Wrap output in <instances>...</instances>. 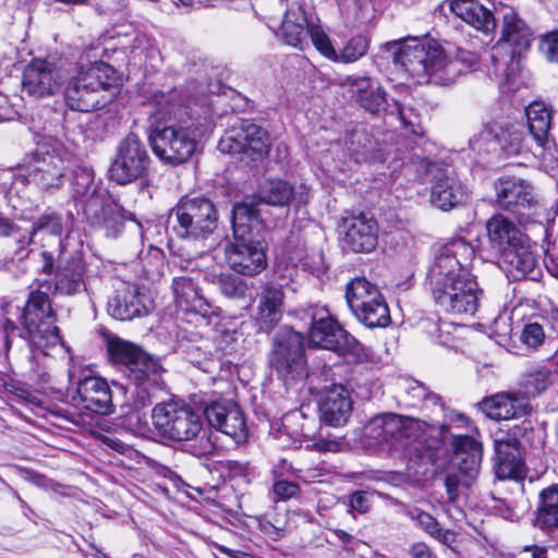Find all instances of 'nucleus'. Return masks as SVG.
Returning a JSON list of instances; mask_svg holds the SVG:
<instances>
[{
  "mask_svg": "<svg viewBox=\"0 0 558 558\" xmlns=\"http://www.w3.org/2000/svg\"><path fill=\"white\" fill-rule=\"evenodd\" d=\"M475 252L462 239L438 248L427 272V284L440 312L456 316H473L478 310L483 290L470 264Z\"/></svg>",
  "mask_w": 558,
  "mask_h": 558,
  "instance_id": "f257e3e1",
  "label": "nucleus"
},
{
  "mask_svg": "<svg viewBox=\"0 0 558 558\" xmlns=\"http://www.w3.org/2000/svg\"><path fill=\"white\" fill-rule=\"evenodd\" d=\"M449 430L447 422L420 420L395 413L372 417L364 426L368 445L388 450H409L433 461Z\"/></svg>",
  "mask_w": 558,
  "mask_h": 558,
  "instance_id": "f03ea898",
  "label": "nucleus"
},
{
  "mask_svg": "<svg viewBox=\"0 0 558 558\" xmlns=\"http://www.w3.org/2000/svg\"><path fill=\"white\" fill-rule=\"evenodd\" d=\"M260 227L262 220L253 204L240 203L233 207V240L226 244L225 257L236 274L254 277L266 269V245L254 235Z\"/></svg>",
  "mask_w": 558,
  "mask_h": 558,
  "instance_id": "7ed1b4c3",
  "label": "nucleus"
},
{
  "mask_svg": "<svg viewBox=\"0 0 558 558\" xmlns=\"http://www.w3.org/2000/svg\"><path fill=\"white\" fill-rule=\"evenodd\" d=\"M108 352L114 363L123 365L126 378L134 386V407L138 409L149 405L163 383V368L159 361L132 342L120 338L108 341Z\"/></svg>",
  "mask_w": 558,
  "mask_h": 558,
  "instance_id": "20e7f679",
  "label": "nucleus"
},
{
  "mask_svg": "<svg viewBox=\"0 0 558 558\" xmlns=\"http://www.w3.org/2000/svg\"><path fill=\"white\" fill-rule=\"evenodd\" d=\"M500 38L493 48L492 60L496 76L511 83L521 69L520 60L533 40L526 22L511 7L500 11Z\"/></svg>",
  "mask_w": 558,
  "mask_h": 558,
  "instance_id": "39448f33",
  "label": "nucleus"
},
{
  "mask_svg": "<svg viewBox=\"0 0 558 558\" xmlns=\"http://www.w3.org/2000/svg\"><path fill=\"white\" fill-rule=\"evenodd\" d=\"M31 293L23 308L22 337L29 345L48 354V349L61 343L58 327L54 325V313L49 301L51 284L48 281L37 282L31 286Z\"/></svg>",
  "mask_w": 558,
  "mask_h": 558,
  "instance_id": "423d86ee",
  "label": "nucleus"
},
{
  "mask_svg": "<svg viewBox=\"0 0 558 558\" xmlns=\"http://www.w3.org/2000/svg\"><path fill=\"white\" fill-rule=\"evenodd\" d=\"M72 196L82 206L92 225L105 229L107 236L116 238L123 229V217L106 190L97 186L89 171L75 174Z\"/></svg>",
  "mask_w": 558,
  "mask_h": 558,
  "instance_id": "0eeeda50",
  "label": "nucleus"
},
{
  "mask_svg": "<svg viewBox=\"0 0 558 558\" xmlns=\"http://www.w3.org/2000/svg\"><path fill=\"white\" fill-rule=\"evenodd\" d=\"M219 214L205 196H183L168 214L167 225L180 239L204 240L218 227Z\"/></svg>",
  "mask_w": 558,
  "mask_h": 558,
  "instance_id": "6e6552de",
  "label": "nucleus"
},
{
  "mask_svg": "<svg viewBox=\"0 0 558 558\" xmlns=\"http://www.w3.org/2000/svg\"><path fill=\"white\" fill-rule=\"evenodd\" d=\"M383 49L390 53L396 65H400L414 77L429 76L436 83L440 45L432 39L408 37L385 43Z\"/></svg>",
  "mask_w": 558,
  "mask_h": 558,
  "instance_id": "1a4fd4ad",
  "label": "nucleus"
},
{
  "mask_svg": "<svg viewBox=\"0 0 558 558\" xmlns=\"http://www.w3.org/2000/svg\"><path fill=\"white\" fill-rule=\"evenodd\" d=\"M151 421L160 436L175 442L196 439L204 432L202 414L180 401L157 403L151 412Z\"/></svg>",
  "mask_w": 558,
  "mask_h": 558,
  "instance_id": "9d476101",
  "label": "nucleus"
},
{
  "mask_svg": "<svg viewBox=\"0 0 558 558\" xmlns=\"http://www.w3.org/2000/svg\"><path fill=\"white\" fill-rule=\"evenodd\" d=\"M268 363L286 385L303 379L307 375L303 335L281 328L274 338Z\"/></svg>",
  "mask_w": 558,
  "mask_h": 558,
  "instance_id": "9b49d317",
  "label": "nucleus"
},
{
  "mask_svg": "<svg viewBox=\"0 0 558 558\" xmlns=\"http://www.w3.org/2000/svg\"><path fill=\"white\" fill-rule=\"evenodd\" d=\"M411 160L417 172L432 175L430 201L436 207L450 210L465 201L466 189L452 168L436 163L417 153L412 155Z\"/></svg>",
  "mask_w": 558,
  "mask_h": 558,
  "instance_id": "f8f14e48",
  "label": "nucleus"
},
{
  "mask_svg": "<svg viewBox=\"0 0 558 558\" xmlns=\"http://www.w3.org/2000/svg\"><path fill=\"white\" fill-rule=\"evenodd\" d=\"M308 339L314 347L330 350L340 355H351L357 362L372 361L374 355L369 348L364 347L329 316L313 319Z\"/></svg>",
  "mask_w": 558,
  "mask_h": 558,
  "instance_id": "ddd939ff",
  "label": "nucleus"
},
{
  "mask_svg": "<svg viewBox=\"0 0 558 558\" xmlns=\"http://www.w3.org/2000/svg\"><path fill=\"white\" fill-rule=\"evenodd\" d=\"M149 142L154 154L173 166L186 162L197 148L194 131L177 123L155 128L149 134Z\"/></svg>",
  "mask_w": 558,
  "mask_h": 558,
  "instance_id": "4468645a",
  "label": "nucleus"
},
{
  "mask_svg": "<svg viewBox=\"0 0 558 558\" xmlns=\"http://www.w3.org/2000/svg\"><path fill=\"white\" fill-rule=\"evenodd\" d=\"M202 277L203 272L201 270H191L189 274L174 277L172 292L178 308L209 325L213 319L220 316V310L204 295L199 287Z\"/></svg>",
  "mask_w": 558,
  "mask_h": 558,
  "instance_id": "2eb2a0df",
  "label": "nucleus"
},
{
  "mask_svg": "<svg viewBox=\"0 0 558 558\" xmlns=\"http://www.w3.org/2000/svg\"><path fill=\"white\" fill-rule=\"evenodd\" d=\"M270 147L267 132L257 124L244 120L230 128L218 143L223 154H242L252 160L262 159Z\"/></svg>",
  "mask_w": 558,
  "mask_h": 558,
  "instance_id": "dca6fc26",
  "label": "nucleus"
},
{
  "mask_svg": "<svg viewBox=\"0 0 558 558\" xmlns=\"http://www.w3.org/2000/svg\"><path fill=\"white\" fill-rule=\"evenodd\" d=\"M149 163L144 143L135 134H129L118 146L109 168L110 179L121 185L131 183L146 174Z\"/></svg>",
  "mask_w": 558,
  "mask_h": 558,
  "instance_id": "f3484780",
  "label": "nucleus"
},
{
  "mask_svg": "<svg viewBox=\"0 0 558 558\" xmlns=\"http://www.w3.org/2000/svg\"><path fill=\"white\" fill-rule=\"evenodd\" d=\"M68 166L61 150L38 149L27 166L26 180L44 192L59 190L63 185Z\"/></svg>",
  "mask_w": 558,
  "mask_h": 558,
  "instance_id": "a211bd4d",
  "label": "nucleus"
},
{
  "mask_svg": "<svg viewBox=\"0 0 558 558\" xmlns=\"http://www.w3.org/2000/svg\"><path fill=\"white\" fill-rule=\"evenodd\" d=\"M150 301L141 289L130 282L121 281L108 299L109 315L119 320H132L145 316L150 311Z\"/></svg>",
  "mask_w": 558,
  "mask_h": 558,
  "instance_id": "6ab92c4d",
  "label": "nucleus"
},
{
  "mask_svg": "<svg viewBox=\"0 0 558 558\" xmlns=\"http://www.w3.org/2000/svg\"><path fill=\"white\" fill-rule=\"evenodd\" d=\"M342 245L354 253H369L378 243V223L366 214L345 217L342 221Z\"/></svg>",
  "mask_w": 558,
  "mask_h": 558,
  "instance_id": "aec40b11",
  "label": "nucleus"
},
{
  "mask_svg": "<svg viewBox=\"0 0 558 558\" xmlns=\"http://www.w3.org/2000/svg\"><path fill=\"white\" fill-rule=\"evenodd\" d=\"M204 414L208 424L226 434L236 444L247 438V426L240 407L231 401H217L208 404Z\"/></svg>",
  "mask_w": 558,
  "mask_h": 558,
  "instance_id": "412c9836",
  "label": "nucleus"
},
{
  "mask_svg": "<svg viewBox=\"0 0 558 558\" xmlns=\"http://www.w3.org/2000/svg\"><path fill=\"white\" fill-rule=\"evenodd\" d=\"M62 82L61 70L44 59L33 60L23 74V89L36 98L53 95L59 90Z\"/></svg>",
  "mask_w": 558,
  "mask_h": 558,
  "instance_id": "4be33fe9",
  "label": "nucleus"
},
{
  "mask_svg": "<svg viewBox=\"0 0 558 558\" xmlns=\"http://www.w3.org/2000/svg\"><path fill=\"white\" fill-rule=\"evenodd\" d=\"M498 205L511 213L524 215L536 204L533 186L518 177H502L495 184Z\"/></svg>",
  "mask_w": 558,
  "mask_h": 558,
  "instance_id": "5701e85b",
  "label": "nucleus"
},
{
  "mask_svg": "<svg viewBox=\"0 0 558 558\" xmlns=\"http://www.w3.org/2000/svg\"><path fill=\"white\" fill-rule=\"evenodd\" d=\"M73 400L96 414L108 415L113 412L111 389L101 377L87 376L80 379Z\"/></svg>",
  "mask_w": 558,
  "mask_h": 558,
  "instance_id": "b1692460",
  "label": "nucleus"
},
{
  "mask_svg": "<svg viewBox=\"0 0 558 558\" xmlns=\"http://www.w3.org/2000/svg\"><path fill=\"white\" fill-rule=\"evenodd\" d=\"M527 126L530 134L543 149L542 157L545 162H553L558 159V149L555 145H550L548 141V133L551 125V113L543 102H532L525 109Z\"/></svg>",
  "mask_w": 558,
  "mask_h": 558,
  "instance_id": "393cba45",
  "label": "nucleus"
},
{
  "mask_svg": "<svg viewBox=\"0 0 558 558\" xmlns=\"http://www.w3.org/2000/svg\"><path fill=\"white\" fill-rule=\"evenodd\" d=\"M496 462L495 474L499 480H520L524 476L520 442L507 436L495 442Z\"/></svg>",
  "mask_w": 558,
  "mask_h": 558,
  "instance_id": "a878e982",
  "label": "nucleus"
},
{
  "mask_svg": "<svg viewBox=\"0 0 558 558\" xmlns=\"http://www.w3.org/2000/svg\"><path fill=\"white\" fill-rule=\"evenodd\" d=\"M450 10L457 17L485 35L496 31L494 13L478 0H451Z\"/></svg>",
  "mask_w": 558,
  "mask_h": 558,
  "instance_id": "bb28decb",
  "label": "nucleus"
},
{
  "mask_svg": "<svg viewBox=\"0 0 558 558\" xmlns=\"http://www.w3.org/2000/svg\"><path fill=\"white\" fill-rule=\"evenodd\" d=\"M320 420L330 426H340L348 422L352 412V401L343 386L328 389L319 404Z\"/></svg>",
  "mask_w": 558,
  "mask_h": 558,
  "instance_id": "cd10ccee",
  "label": "nucleus"
},
{
  "mask_svg": "<svg viewBox=\"0 0 558 558\" xmlns=\"http://www.w3.org/2000/svg\"><path fill=\"white\" fill-rule=\"evenodd\" d=\"M478 407L487 417L496 421L520 418L529 413V404L524 398L506 393L486 398Z\"/></svg>",
  "mask_w": 558,
  "mask_h": 558,
  "instance_id": "c85d7f7f",
  "label": "nucleus"
},
{
  "mask_svg": "<svg viewBox=\"0 0 558 558\" xmlns=\"http://www.w3.org/2000/svg\"><path fill=\"white\" fill-rule=\"evenodd\" d=\"M85 265L78 254H73L66 259L60 260L57 271L54 289L61 294L73 295L85 289Z\"/></svg>",
  "mask_w": 558,
  "mask_h": 558,
  "instance_id": "c756f323",
  "label": "nucleus"
},
{
  "mask_svg": "<svg viewBox=\"0 0 558 558\" xmlns=\"http://www.w3.org/2000/svg\"><path fill=\"white\" fill-rule=\"evenodd\" d=\"M345 83L352 87L356 102L372 114L385 109L386 93L373 80L366 76H348Z\"/></svg>",
  "mask_w": 558,
  "mask_h": 558,
  "instance_id": "7c9ffc66",
  "label": "nucleus"
},
{
  "mask_svg": "<svg viewBox=\"0 0 558 558\" xmlns=\"http://www.w3.org/2000/svg\"><path fill=\"white\" fill-rule=\"evenodd\" d=\"M486 229L489 241L504 253L525 242L526 239L520 228L502 215H494L487 221Z\"/></svg>",
  "mask_w": 558,
  "mask_h": 558,
  "instance_id": "2f4dec72",
  "label": "nucleus"
},
{
  "mask_svg": "<svg viewBox=\"0 0 558 558\" xmlns=\"http://www.w3.org/2000/svg\"><path fill=\"white\" fill-rule=\"evenodd\" d=\"M66 106L75 111L90 112L98 110L108 102L107 95H99L90 86L85 85L76 77H72L64 93Z\"/></svg>",
  "mask_w": 558,
  "mask_h": 558,
  "instance_id": "473e14b6",
  "label": "nucleus"
},
{
  "mask_svg": "<svg viewBox=\"0 0 558 558\" xmlns=\"http://www.w3.org/2000/svg\"><path fill=\"white\" fill-rule=\"evenodd\" d=\"M438 59L440 62L437 65L439 71L437 72L436 83L442 85L453 83L461 73L472 69L477 60L473 52L461 48H457L454 56L449 57V52L441 46Z\"/></svg>",
  "mask_w": 558,
  "mask_h": 558,
  "instance_id": "72a5a7b5",
  "label": "nucleus"
},
{
  "mask_svg": "<svg viewBox=\"0 0 558 558\" xmlns=\"http://www.w3.org/2000/svg\"><path fill=\"white\" fill-rule=\"evenodd\" d=\"M284 293L282 287L267 286L259 295L256 322L259 330L269 332L282 315Z\"/></svg>",
  "mask_w": 558,
  "mask_h": 558,
  "instance_id": "f704fd0d",
  "label": "nucleus"
},
{
  "mask_svg": "<svg viewBox=\"0 0 558 558\" xmlns=\"http://www.w3.org/2000/svg\"><path fill=\"white\" fill-rule=\"evenodd\" d=\"M453 448L460 473L464 476L475 477L483 456L482 444L470 436H454Z\"/></svg>",
  "mask_w": 558,
  "mask_h": 558,
  "instance_id": "c9c22d12",
  "label": "nucleus"
},
{
  "mask_svg": "<svg viewBox=\"0 0 558 558\" xmlns=\"http://www.w3.org/2000/svg\"><path fill=\"white\" fill-rule=\"evenodd\" d=\"M405 403L408 407L412 408H421V409H429L433 408L434 414L437 417L444 416L446 417L447 409L445 408L441 398L429 391V389L424 386L422 383L417 380H409L405 386Z\"/></svg>",
  "mask_w": 558,
  "mask_h": 558,
  "instance_id": "e433bc0d",
  "label": "nucleus"
},
{
  "mask_svg": "<svg viewBox=\"0 0 558 558\" xmlns=\"http://www.w3.org/2000/svg\"><path fill=\"white\" fill-rule=\"evenodd\" d=\"M99 95H107L109 88L116 83L114 69L105 62H95L86 66H82L74 76Z\"/></svg>",
  "mask_w": 558,
  "mask_h": 558,
  "instance_id": "4c0bfd02",
  "label": "nucleus"
},
{
  "mask_svg": "<svg viewBox=\"0 0 558 558\" xmlns=\"http://www.w3.org/2000/svg\"><path fill=\"white\" fill-rule=\"evenodd\" d=\"M294 197V187L284 180H266L259 184L257 198L272 206H288Z\"/></svg>",
  "mask_w": 558,
  "mask_h": 558,
  "instance_id": "58836bf2",
  "label": "nucleus"
},
{
  "mask_svg": "<svg viewBox=\"0 0 558 558\" xmlns=\"http://www.w3.org/2000/svg\"><path fill=\"white\" fill-rule=\"evenodd\" d=\"M536 523L542 530L550 531L558 526V484L539 493Z\"/></svg>",
  "mask_w": 558,
  "mask_h": 558,
  "instance_id": "ea45409f",
  "label": "nucleus"
},
{
  "mask_svg": "<svg viewBox=\"0 0 558 558\" xmlns=\"http://www.w3.org/2000/svg\"><path fill=\"white\" fill-rule=\"evenodd\" d=\"M345 299L351 311L383 299L377 287L365 278L352 279L345 288Z\"/></svg>",
  "mask_w": 558,
  "mask_h": 558,
  "instance_id": "a19ab883",
  "label": "nucleus"
},
{
  "mask_svg": "<svg viewBox=\"0 0 558 558\" xmlns=\"http://www.w3.org/2000/svg\"><path fill=\"white\" fill-rule=\"evenodd\" d=\"M504 254L514 277L531 275L537 267V258L529 245L527 238L525 239V242L520 245H515Z\"/></svg>",
  "mask_w": 558,
  "mask_h": 558,
  "instance_id": "79ce46f5",
  "label": "nucleus"
},
{
  "mask_svg": "<svg viewBox=\"0 0 558 558\" xmlns=\"http://www.w3.org/2000/svg\"><path fill=\"white\" fill-rule=\"evenodd\" d=\"M558 379V369L551 372L545 365L530 367L522 378L524 393L529 397H535L547 389V387Z\"/></svg>",
  "mask_w": 558,
  "mask_h": 558,
  "instance_id": "37998d69",
  "label": "nucleus"
},
{
  "mask_svg": "<svg viewBox=\"0 0 558 558\" xmlns=\"http://www.w3.org/2000/svg\"><path fill=\"white\" fill-rule=\"evenodd\" d=\"M354 316L368 328L386 327L390 323V313L384 298L361 308L352 311Z\"/></svg>",
  "mask_w": 558,
  "mask_h": 558,
  "instance_id": "c03bdc74",
  "label": "nucleus"
},
{
  "mask_svg": "<svg viewBox=\"0 0 558 558\" xmlns=\"http://www.w3.org/2000/svg\"><path fill=\"white\" fill-rule=\"evenodd\" d=\"M210 281L218 287L225 296L230 299H243L248 290L244 280L231 274L213 275Z\"/></svg>",
  "mask_w": 558,
  "mask_h": 558,
  "instance_id": "a18cd8bd",
  "label": "nucleus"
},
{
  "mask_svg": "<svg viewBox=\"0 0 558 558\" xmlns=\"http://www.w3.org/2000/svg\"><path fill=\"white\" fill-rule=\"evenodd\" d=\"M368 47L369 41L365 36H354L345 44L341 52L338 54L337 61L344 63L357 61L366 54Z\"/></svg>",
  "mask_w": 558,
  "mask_h": 558,
  "instance_id": "49530a36",
  "label": "nucleus"
},
{
  "mask_svg": "<svg viewBox=\"0 0 558 558\" xmlns=\"http://www.w3.org/2000/svg\"><path fill=\"white\" fill-rule=\"evenodd\" d=\"M473 478L474 477L464 476L462 473H460L459 470L458 472L446 474L444 485L446 488L448 501L450 504H456L462 490L471 486Z\"/></svg>",
  "mask_w": 558,
  "mask_h": 558,
  "instance_id": "de8ad7c7",
  "label": "nucleus"
},
{
  "mask_svg": "<svg viewBox=\"0 0 558 558\" xmlns=\"http://www.w3.org/2000/svg\"><path fill=\"white\" fill-rule=\"evenodd\" d=\"M307 35H310L314 47L326 58L332 61L338 60V53L333 49L330 38L322 29L320 26L312 25L308 26Z\"/></svg>",
  "mask_w": 558,
  "mask_h": 558,
  "instance_id": "09e8293b",
  "label": "nucleus"
},
{
  "mask_svg": "<svg viewBox=\"0 0 558 558\" xmlns=\"http://www.w3.org/2000/svg\"><path fill=\"white\" fill-rule=\"evenodd\" d=\"M280 29L286 44L302 48V44L307 36V26L292 23L290 20H282Z\"/></svg>",
  "mask_w": 558,
  "mask_h": 558,
  "instance_id": "8fccbe9b",
  "label": "nucleus"
},
{
  "mask_svg": "<svg viewBox=\"0 0 558 558\" xmlns=\"http://www.w3.org/2000/svg\"><path fill=\"white\" fill-rule=\"evenodd\" d=\"M38 232H46L52 235H60L62 232L61 217L57 214H45L33 225L32 236Z\"/></svg>",
  "mask_w": 558,
  "mask_h": 558,
  "instance_id": "3c124183",
  "label": "nucleus"
},
{
  "mask_svg": "<svg viewBox=\"0 0 558 558\" xmlns=\"http://www.w3.org/2000/svg\"><path fill=\"white\" fill-rule=\"evenodd\" d=\"M498 143L508 155L520 154L523 148L522 133L518 130L502 132Z\"/></svg>",
  "mask_w": 558,
  "mask_h": 558,
  "instance_id": "603ef678",
  "label": "nucleus"
},
{
  "mask_svg": "<svg viewBox=\"0 0 558 558\" xmlns=\"http://www.w3.org/2000/svg\"><path fill=\"white\" fill-rule=\"evenodd\" d=\"M371 495L367 492L357 490L349 496V508L351 511H356L361 514H364L371 510Z\"/></svg>",
  "mask_w": 558,
  "mask_h": 558,
  "instance_id": "864d4df0",
  "label": "nucleus"
},
{
  "mask_svg": "<svg viewBox=\"0 0 558 558\" xmlns=\"http://www.w3.org/2000/svg\"><path fill=\"white\" fill-rule=\"evenodd\" d=\"M543 327L537 323L527 324L521 335L522 341L532 348L539 345L544 340Z\"/></svg>",
  "mask_w": 558,
  "mask_h": 558,
  "instance_id": "5fc2aeb1",
  "label": "nucleus"
},
{
  "mask_svg": "<svg viewBox=\"0 0 558 558\" xmlns=\"http://www.w3.org/2000/svg\"><path fill=\"white\" fill-rule=\"evenodd\" d=\"M312 447L320 452H340L347 449L348 444L341 438L328 436L315 440Z\"/></svg>",
  "mask_w": 558,
  "mask_h": 558,
  "instance_id": "6e6d98bb",
  "label": "nucleus"
},
{
  "mask_svg": "<svg viewBox=\"0 0 558 558\" xmlns=\"http://www.w3.org/2000/svg\"><path fill=\"white\" fill-rule=\"evenodd\" d=\"M283 20H290L292 23H298L307 27L312 26L308 22L305 4L296 1L289 5L284 13Z\"/></svg>",
  "mask_w": 558,
  "mask_h": 558,
  "instance_id": "4d7b16f0",
  "label": "nucleus"
},
{
  "mask_svg": "<svg viewBox=\"0 0 558 558\" xmlns=\"http://www.w3.org/2000/svg\"><path fill=\"white\" fill-rule=\"evenodd\" d=\"M272 492L280 499H290L300 493V486L295 482L276 481Z\"/></svg>",
  "mask_w": 558,
  "mask_h": 558,
  "instance_id": "13d9d810",
  "label": "nucleus"
},
{
  "mask_svg": "<svg viewBox=\"0 0 558 558\" xmlns=\"http://www.w3.org/2000/svg\"><path fill=\"white\" fill-rule=\"evenodd\" d=\"M542 48L545 50L550 61L558 63V29L543 37Z\"/></svg>",
  "mask_w": 558,
  "mask_h": 558,
  "instance_id": "bf43d9fd",
  "label": "nucleus"
},
{
  "mask_svg": "<svg viewBox=\"0 0 558 558\" xmlns=\"http://www.w3.org/2000/svg\"><path fill=\"white\" fill-rule=\"evenodd\" d=\"M413 519L416 521L417 525L429 535H432L440 526L439 522L425 511H417Z\"/></svg>",
  "mask_w": 558,
  "mask_h": 558,
  "instance_id": "052dcab7",
  "label": "nucleus"
},
{
  "mask_svg": "<svg viewBox=\"0 0 558 558\" xmlns=\"http://www.w3.org/2000/svg\"><path fill=\"white\" fill-rule=\"evenodd\" d=\"M300 262L303 268L308 269L312 272H319L325 268L322 252H314L311 258L307 255L305 257H301Z\"/></svg>",
  "mask_w": 558,
  "mask_h": 558,
  "instance_id": "680f3d73",
  "label": "nucleus"
},
{
  "mask_svg": "<svg viewBox=\"0 0 558 558\" xmlns=\"http://www.w3.org/2000/svg\"><path fill=\"white\" fill-rule=\"evenodd\" d=\"M32 235H29L28 238L24 236L22 240L17 241V247L14 250L12 256L13 260L23 262L28 257L31 252L28 245L32 242Z\"/></svg>",
  "mask_w": 558,
  "mask_h": 558,
  "instance_id": "e2e57ef3",
  "label": "nucleus"
},
{
  "mask_svg": "<svg viewBox=\"0 0 558 558\" xmlns=\"http://www.w3.org/2000/svg\"><path fill=\"white\" fill-rule=\"evenodd\" d=\"M430 536L450 548H452V545L456 542V534L450 530L442 529L441 526H439Z\"/></svg>",
  "mask_w": 558,
  "mask_h": 558,
  "instance_id": "0e129e2a",
  "label": "nucleus"
},
{
  "mask_svg": "<svg viewBox=\"0 0 558 558\" xmlns=\"http://www.w3.org/2000/svg\"><path fill=\"white\" fill-rule=\"evenodd\" d=\"M16 330L12 322H7L5 328L0 330V353H7L10 348V332Z\"/></svg>",
  "mask_w": 558,
  "mask_h": 558,
  "instance_id": "69168bd1",
  "label": "nucleus"
},
{
  "mask_svg": "<svg viewBox=\"0 0 558 558\" xmlns=\"http://www.w3.org/2000/svg\"><path fill=\"white\" fill-rule=\"evenodd\" d=\"M412 558H433V553L425 543H415L410 548Z\"/></svg>",
  "mask_w": 558,
  "mask_h": 558,
  "instance_id": "338daca9",
  "label": "nucleus"
},
{
  "mask_svg": "<svg viewBox=\"0 0 558 558\" xmlns=\"http://www.w3.org/2000/svg\"><path fill=\"white\" fill-rule=\"evenodd\" d=\"M259 529L268 536L275 537L281 535V529L277 527L266 519L259 520Z\"/></svg>",
  "mask_w": 558,
  "mask_h": 558,
  "instance_id": "774afa93",
  "label": "nucleus"
}]
</instances>
